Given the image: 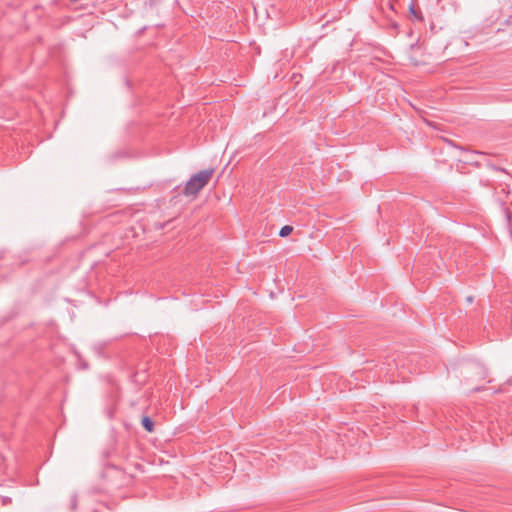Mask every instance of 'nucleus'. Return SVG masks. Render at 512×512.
<instances>
[{
	"instance_id": "nucleus-1",
	"label": "nucleus",
	"mask_w": 512,
	"mask_h": 512,
	"mask_svg": "<svg viewBox=\"0 0 512 512\" xmlns=\"http://www.w3.org/2000/svg\"><path fill=\"white\" fill-rule=\"evenodd\" d=\"M214 173V169H205L201 170L198 173L194 174L186 183L183 194L185 196H195L197 195L209 182L212 175Z\"/></svg>"
},
{
	"instance_id": "nucleus-2",
	"label": "nucleus",
	"mask_w": 512,
	"mask_h": 512,
	"mask_svg": "<svg viewBox=\"0 0 512 512\" xmlns=\"http://www.w3.org/2000/svg\"><path fill=\"white\" fill-rule=\"evenodd\" d=\"M142 426L143 428L148 431V432H152L153 429H154V422L152 421V419L148 416H145L143 417L142 419Z\"/></svg>"
},
{
	"instance_id": "nucleus-3",
	"label": "nucleus",
	"mask_w": 512,
	"mask_h": 512,
	"mask_svg": "<svg viewBox=\"0 0 512 512\" xmlns=\"http://www.w3.org/2000/svg\"><path fill=\"white\" fill-rule=\"evenodd\" d=\"M293 231V227L290 225H285L280 229L279 236L286 237Z\"/></svg>"
},
{
	"instance_id": "nucleus-4",
	"label": "nucleus",
	"mask_w": 512,
	"mask_h": 512,
	"mask_svg": "<svg viewBox=\"0 0 512 512\" xmlns=\"http://www.w3.org/2000/svg\"><path fill=\"white\" fill-rule=\"evenodd\" d=\"M76 505H77V499H76V496H73L72 500H71V508L75 509Z\"/></svg>"
},
{
	"instance_id": "nucleus-5",
	"label": "nucleus",
	"mask_w": 512,
	"mask_h": 512,
	"mask_svg": "<svg viewBox=\"0 0 512 512\" xmlns=\"http://www.w3.org/2000/svg\"><path fill=\"white\" fill-rule=\"evenodd\" d=\"M410 12L418 19H421V17L418 15V13L416 12V10L414 9L413 6L410 7Z\"/></svg>"
},
{
	"instance_id": "nucleus-6",
	"label": "nucleus",
	"mask_w": 512,
	"mask_h": 512,
	"mask_svg": "<svg viewBox=\"0 0 512 512\" xmlns=\"http://www.w3.org/2000/svg\"><path fill=\"white\" fill-rule=\"evenodd\" d=\"M466 299H467L468 303H472L473 302V297L472 296H468Z\"/></svg>"
}]
</instances>
